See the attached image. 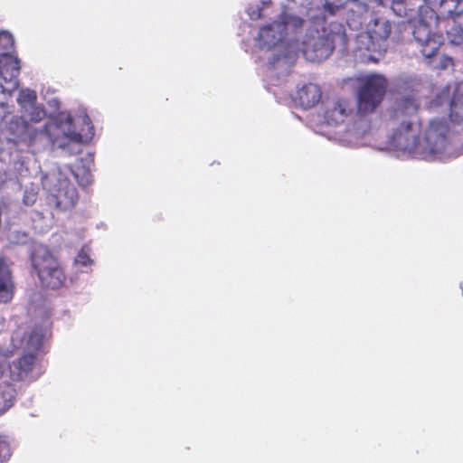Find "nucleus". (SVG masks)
Returning <instances> with one entry per match:
<instances>
[{"label": "nucleus", "mask_w": 463, "mask_h": 463, "mask_svg": "<svg viewBox=\"0 0 463 463\" xmlns=\"http://www.w3.org/2000/svg\"><path fill=\"white\" fill-rule=\"evenodd\" d=\"M16 138L18 142L24 143L28 146L33 145L44 131H47V126H44L43 129H37L23 118H20V123L16 122Z\"/></svg>", "instance_id": "2eb2a0df"}, {"label": "nucleus", "mask_w": 463, "mask_h": 463, "mask_svg": "<svg viewBox=\"0 0 463 463\" xmlns=\"http://www.w3.org/2000/svg\"><path fill=\"white\" fill-rule=\"evenodd\" d=\"M14 355V351L0 347V379L9 373V359Z\"/></svg>", "instance_id": "4be33fe9"}, {"label": "nucleus", "mask_w": 463, "mask_h": 463, "mask_svg": "<svg viewBox=\"0 0 463 463\" xmlns=\"http://www.w3.org/2000/svg\"><path fill=\"white\" fill-rule=\"evenodd\" d=\"M90 182H91V181H90V173H88V174H87V177H86V181H85V183H80V184H82V185H86V184H90Z\"/></svg>", "instance_id": "c756f323"}, {"label": "nucleus", "mask_w": 463, "mask_h": 463, "mask_svg": "<svg viewBox=\"0 0 463 463\" xmlns=\"http://www.w3.org/2000/svg\"><path fill=\"white\" fill-rule=\"evenodd\" d=\"M70 141L80 143L82 141V136L80 133L72 131L66 134Z\"/></svg>", "instance_id": "c85d7f7f"}, {"label": "nucleus", "mask_w": 463, "mask_h": 463, "mask_svg": "<svg viewBox=\"0 0 463 463\" xmlns=\"http://www.w3.org/2000/svg\"><path fill=\"white\" fill-rule=\"evenodd\" d=\"M20 60L9 53L0 54V78L4 91H13L19 87Z\"/></svg>", "instance_id": "9b49d317"}, {"label": "nucleus", "mask_w": 463, "mask_h": 463, "mask_svg": "<svg viewBox=\"0 0 463 463\" xmlns=\"http://www.w3.org/2000/svg\"><path fill=\"white\" fill-rule=\"evenodd\" d=\"M449 133L450 127L446 119L431 120L425 133L424 142L426 145L422 147V151L430 155L440 153L448 144Z\"/></svg>", "instance_id": "6e6552de"}, {"label": "nucleus", "mask_w": 463, "mask_h": 463, "mask_svg": "<svg viewBox=\"0 0 463 463\" xmlns=\"http://www.w3.org/2000/svg\"><path fill=\"white\" fill-rule=\"evenodd\" d=\"M335 49L333 33L310 37L304 43L303 53L312 62H321L327 59Z\"/></svg>", "instance_id": "1a4fd4ad"}, {"label": "nucleus", "mask_w": 463, "mask_h": 463, "mask_svg": "<svg viewBox=\"0 0 463 463\" xmlns=\"http://www.w3.org/2000/svg\"><path fill=\"white\" fill-rule=\"evenodd\" d=\"M36 99L37 96L34 90H23L19 93L17 102L23 109H25L26 106L35 105Z\"/></svg>", "instance_id": "412c9836"}, {"label": "nucleus", "mask_w": 463, "mask_h": 463, "mask_svg": "<svg viewBox=\"0 0 463 463\" xmlns=\"http://www.w3.org/2000/svg\"><path fill=\"white\" fill-rule=\"evenodd\" d=\"M392 33L391 23L383 17L372 20L366 33L357 38V50L364 62H377L387 51V40Z\"/></svg>", "instance_id": "20e7f679"}, {"label": "nucleus", "mask_w": 463, "mask_h": 463, "mask_svg": "<svg viewBox=\"0 0 463 463\" xmlns=\"http://www.w3.org/2000/svg\"><path fill=\"white\" fill-rule=\"evenodd\" d=\"M47 203L59 212L71 210L77 203L79 195L74 184L59 174L48 188Z\"/></svg>", "instance_id": "0eeeda50"}, {"label": "nucleus", "mask_w": 463, "mask_h": 463, "mask_svg": "<svg viewBox=\"0 0 463 463\" xmlns=\"http://www.w3.org/2000/svg\"><path fill=\"white\" fill-rule=\"evenodd\" d=\"M14 293V283L13 278L0 280V303H8L12 300Z\"/></svg>", "instance_id": "6ab92c4d"}, {"label": "nucleus", "mask_w": 463, "mask_h": 463, "mask_svg": "<svg viewBox=\"0 0 463 463\" xmlns=\"http://www.w3.org/2000/svg\"><path fill=\"white\" fill-rule=\"evenodd\" d=\"M15 397L16 390L12 383H0V416L14 405Z\"/></svg>", "instance_id": "dca6fc26"}, {"label": "nucleus", "mask_w": 463, "mask_h": 463, "mask_svg": "<svg viewBox=\"0 0 463 463\" xmlns=\"http://www.w3.org/2000/svg\"><path fill=\"white\" fill-rule=\"evenodd\" d=\"M303 20L301 18L284 12L277 19L276 25L278 31L279 33H283L284 35H286L288 27L292 28L293 30H297L298 28H301Z\"/></svg>", "instance_id": "f3484780"}, {"label": "nucleus", "mask_w": 463, "mask_h": 463, "mask_svg": "<svg viewBox=\"0 0 463 463\" xmlns=\"http://www.w3.org/2000/svg\"><path fill=\"white\" fill-rule=\"evenodd\" d=\"M463 0H440L438 13L433 9L425 10L413 26V39L420 53L426 59L438 54L444 43L441 26L445 20L458 14V8Z\"/></svg>", "instance_id": "f03ea898"}, {"label": "nucleus", "mask_w": 463, "mask_h": 463, "mask_svg": "<svg viewBox=\"0 0 463 463\" xmlns=\"http://www.w3.org/2000/svg\"><path fill=\"white\" fill-rule=\"evenodd\" d=\"M388 81L383 75L369 74L360 79L357 90V108L359 112H373L382 103L386 94Z\"/></svg>", "instance_id": "423d86ee"}, {"label": "nucleus", "mask_w": 463, "mask_h": 463, "mask_svg": "<svg viewBox=\"0 0 463 463\" xmlns=\"http://www.w3.org/2000/svg\"><path fill=\"white\" fill-rule=\"evenodd\" d=\"M11 351L23 350V354L9 363V379L12 382H34L44 373L43 357L45 348V333L43 327L33 328L21 325L11 335Z\"/></svg>", "instance_id": "f257e3e1"}, {"label": "nucleus", "mask_w": 463, "mask_h": 463, "mask_svg": "<svg viewBox=\"0 0 463 463\" xmlns=\"http://www.w3.org/2000/svg\"><path fill=\"white\" fill-rule=\"evenodd\" d=\"M375 4L384 5L390 4L392 10L400 17L411 16V9L407 8L406 0H376Z\"/></svg>", "instance_id": "a211bd4d"}, {"label": "nucleus", "mask_w": 463, "mask_h": 463, "mask_svg": "<svg viewBox=\"0 0 463 463\" xmlns=\"http://www.w3.org/2000/svg\"><path fill=\"white\" fill-rule=\"evenodd\" d=\"M90 248L84 245L78 252L74 259V264L80 268L90 267L93 264V260L90 258Z\"/></svg>", "instance_id": "aec40b11"}, {"label": "nucleus", "mask_w": 463, "mask_h": 463, "mask_svg": "<svg viewBox=\"0 0 463 463\" xmlns=\"http://www.w3.org/2000/svg\"><path fill=\"white\" fill-rule=\"evenodd\" d=\"M425 4L430 5L435 2V0H423Z\"/></svg>", "instance_id": "7c9ffc66"}, {"label": "nucleus", "mask_w": 463, "mask_h": 463, "mask_svg": "<svg viewBox=\"0 0 463 463\" xmlns=\"http://www.w3.org/2000/svg\"><path fill=\"white\" fill-rule=\"evenodd\" d=\"M352 102L346 98L333 97L324 102L323 118L329 126H337L345 122L352 113Z\"/></svg>", "instance_id": "9d476101"}, {"label": "nucleus", "mask_w": 463, "mask_h": 463, "mask_svg": "<svg viewBox=\"0 0 463 463\" xmlns=\"http://www.w3.org/2000/svg\"><path fill=\"white\" fill-rule=\"evenodd\" d=\"M421 86V80L418 78H409L402 82L401 88L404 90L411 89L413 91H418Z\"/></svg>", "instance_id": "a878e982"}, {"label": "nucleus", "mask_w": 463, "mask_h": 463, "mask_svg": "<svg viewBox=\"0 0 463 463\" xmlns=\"http://www.w3.org/2000/svg\"><path fill=\"white\" fill-rule=\"evenodd\" d=\"M11 278H13V276L6 259L4 256H0V280Z\"/></svg>", "instance_id": "bb28decb"}, {"label": "nucleus", "mask_w": 463, "mask_h": 463, "mask_svg": "<svg viewBox=\"0 0 463 463\" xmlns=\"http://www.w3.org/2000/svg\"><path fill=\"white\" fill-rule=\"evenodd\" d=\"M11 456L12 451L7 437L0 435V463H6Z\"/></svg>", "instance_id": "5701e85b"}, {"label": "nucleus", "mask_w": 463, "mask_h": 463, "mask_svg": "<svg viewBox=\"0 0 463 463\" xmlns=\"http://www.w3.org/2000/svg\"><path fill=\"white\" fill-rule=\"evenodd\" d=\"M441 97H442V95H439V96L437 97V99H436V102H437V103H441V101H440Z\"/></svg>", "instance_id": "2f4dec72"}, {"label": "nucleus", "mask_w": 463, "mask_h": 463, "mask_svg": "<svg viewBox=\"0 0 463 463\" xmlns=\"http://www.w3.org/2000/svg\"><path fill=\"white\" fill-rule=\"evenodd\" d=\"M321 99V88L317 84L307 83L297 90L294 99L302 109H308L317 105Z\"/></svg>", "instance_id": "f8f14e48"}, {"label": "nucleus", "mask_w": 463, "mask_h": 463, "mask_svg": "<svg viewBox=\"0 0 463 463\" xmlns=\"http://www.w3.org/2000/svg\"><path fill=\"white\" fill-rule=\"evenodd\" d=\"M46 117V111L43 108L38 106H32V110L29 115L31 122L38 123L43 120Z\"/></svg>", "instance_id": "393cba45"}, {"label": "nucleus", "mask_w": 463, "mask_h": 463, "mask_svg": "<svg viewBox=\"0 0 463 463\" xmlns=\"http://www.w3.org/2000/svg\"><path fill=\"white\" fill-rule=\"evenodd\" d=\"M367 1L370 2V3H374V4L376 2V0H367Z\"/></svg>", "instance_id": "473e14b6"}, {"label": "nucleus", "mask_w": 463, "mask_h": 463, "mask_svg": "<svg viewBox=\"0 0 463 463\" xmlns=\"http://www.w3.org/2000/svg\"><path fill=\"white\" fill-rule=\"evenodd\" d=\"M449 41L455 45L463 43V9L459 10L453 17L445 20L441 26Z\"/></svg>", "instance_id": "ddd939ff"}, {"label": "nucleus", "mask_w": 463, "mask_h": 463, "mask_svg": "<svg viewBox=\"0 0 463 463\" xmlns=\"http://www.w3.org/2000/svg\"><path fill=\"white\" fill-rule=\"evenodd\" d=\"M276 24L277 20L260 29L258 42L260 48L270 49L285 37L283 33L278 31Z\"/></svg>", "instance_id": "4468645a"}, {"label": "nucleus", "mask_w": 463, "mask_h": 463, "mask_svg": "<svg viewBox=\"0 0 463 463\" xmlns=\"http://www.w3.org/2000/svg\"><path fill=\"white\" fill-rule=\"evenodd\" d=\"M5 41L10 48L14 47V39L13 35L8 32H1L0 33V42Z\"/></svg>", "instance_id": "cd10ccee"}, {"label": "nucleus", "mask_w": 463, "mask_h": 463, "mask_svg": "<svg viewBox=\"0 0 463 463\" xmlns=\"http://www.w3.org/2000/svg\"><path fill=\"white\" fill-rule=\"evenodd\" d=\"M31 260L43 288L55 290L63 287L67 279L64 268L51 251L39 249L32 254Z\"/></svg>", "instance_id": "39448f33"}, {"label": "nucleus", "mask_w": 463, "mask_h": 463, "mask_svg": "<svg viewBox=\"0 0 463 463\" xmlns=\"http://www.w3.org/2000/svg\"><path fill=\"white\" fill-rule=\"evenodd\" d=\"M346 3V0H325L323 4L324 11L328 14H335Z\"/></svg>", "instance_id": "b1692460"}, {"label": "nucleus", "mask_w": 463, "mask_h": 463, "mask_svg": "<svg viewBox=\"0 0 463 463\" xmlns=\"http://www.w3.org/2000/svg\"><path fill=\"white\" fill-rule=\"evenodd\" d=\"M419 104L413 96L402 97L396 101L390 115L392 134L389 144L403 152H418L421 146L420 140V124L416 120Z\"/></svg>", "instance_id": "7ed1b4c3"}]
</instances>
